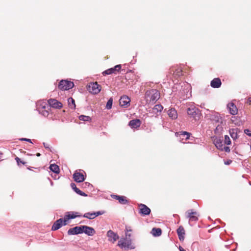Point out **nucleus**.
Wrapping results in <instances>:
<instances>
[{"mask_svg": "<svg viewBox=\"0 0 251 251\" xmlns=\"http://www.w3.org/2000/svg\"><path fill=\"white\" fill-rule=\"evenodd\" d=\"M132 229L130 226H126L125 229L126 236L125 238L121 239L118 243V245L125 250L134 249L135 246L132 244L131 233L129 232H132Z\"/></svg>", "mask_w": 251, "mask_h": 251, "instance_id": "nucleus-1", "label": "nucleus"}, {"mask_svg": "<svg viewBox=\"0 0 251 251\" xmlns=\"http://www.w3.org/2000/svg\"><path fill=\"white\" fill-rule=\"evenodd\" d=\"M160 98V93L156 89L147 91L145 93V99L147 103L154 104Z\"/></svg>", "mask_w": 251, "mask_h": 251, "instance_id": "nucleus-2", "label": "nucleus"}, {"mask_svg": "<svg viewBox=\"0 0 251 251\" xmlns=\"http://www.w3.org/2000/svg\"><path fill=\"white\" fill-rule=\"evenodd\" d=\"M74 86L73 82L66 80H62L58 84V88L61 90H67L72 88Z\"/></svg>", "mask_w": 251, "mask_h": 251, "instance_id": "nucleus-3", "label": "nucleus"}, {"mask_svg": "<svg viewBox=\"0 0 251 251\" xmlns=\"http://www.w3.org/2000/svg\"><path fill=\"white\" fill-rule=\"evenodd\" d=\"M88 89L90 93L97 94L101 90V86L97 82L91 83L88 86Z\"/></svg>", "mask_w": 251, "mask_h": 251, "instance_id": "nucleus-4", "label": "nucleus"}, {"mask_svg": "<svg viewBox=\"0 0 251 251\" xmlns=\"http://www.w3.org/2000/svg\"><path fill=\"white\" fill-rule=\"evenodd\" d=\"M176 135L178 137L180 142L184 143L185 141L190 137V133L186 131H179L176 133Z\"/></svg>", "mask_w": 251, "mask_h": 251, "instance_id": "nucleus-5", "label": "nucleus"}, {"mask_svg": "<svg viewBox=\"0 0 251 251\" xmlns=\"http://www.w3.org/2000/svg\"><path fill=\"white\" fill-rule=\"evenodd\" d=\"M186 217L189 219L190 222H196L198 220L199 214L196 211L189 210L186 212Z\"/></svg>", "mask_w": 251, "mask_h": 251, "instance_id": "nucleus-6", "label": "nucleus"}, {"mask_svg": "<svg viewBox=\"0 0 251 251\" xmlns=\"http://www.w3.org/2000/svg\"><path fill=\"white\" fill-rule=\"evenodd\" d=\"M82 233H84L88 236H93L96 233L95 229L87 226H81Z\"/></svg>", "mask_w": 251, "mask_h": 251, "instance_id": "nucleus-7", "label": "nucleus"}, {"mask_svg": "<svg viewBox=\"0 0 251 251\" xmlns=\"http://www.w3.org/2000/svg\"><path fill=\"white\" fill-rule=\"evenodd\" d=\"M121 69V65H117L114 67L108 69L104 72L102 74L103 75H108L112 74H116V72H119Z\"/></svg>", "mask_w": 251, "mask_h": 251, "instance_id": "nucleus-8", "label": "nucleus"}, {"mask_svg": "<svg viewBox=\"0 0 251 251\" xmlns=\"http://www.w3.org/2000/svg\"><path fill=\"white\" fill-rule=\"evenodd\" d=\"M187 114L191 117L195 118L199 113V110L194 105H191L187 108Z\"/></svg>", "mask_w": 251, "mask_h": 251, "instance_id": "nucleus-9", "label": "nucleus"}, {"mask_svg": "<svg viewBox=\"0 0 251 251\" xmlns=\"http://www.w3.org/2000/svg\"><path fill=\"white\" fill-rule=\"evenodd\" d=\"M139 213L142 215H148L151 212V209L145 204H140L139 205Z\"/></svg>", "mask_w": 251, "mask_h": 251, "instance_id": "nucleus-10", "label": "nucleus"}, {"mask_svg": "<svg viewBox=\"0 0 251 251\" xmlns=\"http://www.w3.org/2000/svg\"><path fill=\"white\" fill-rule=\"evenodd\" d=\"M103 213V212L101 211H97V212H87L85 213L83 217L84 218H86L90 220L94 219L96 217L102 215Z\"/></svg>", "mask_w": 251, "mask_h": 251, "instance_id": "nucleus-11", "label": "nucleus"}, {"mask_svg": "<svg viewBox=\"0 0 251 251\" xmlns=\"http://www.w3.org/2000/svg\"><path fill=\"white\" fill-rule=\"evenodd\" d=\"M50 106L54 108H60L62 107V104L55 99H50L48 101Z\"/></svg>", "mask_w": 251, "mask_h": 251, "instance_id": "nucleus-12", "label": "nucleus"}, {"mask_svg": "<svg viewBox=\"0 0 251 251\" xmlns=\"http://www.w3.org/2000/svg\"><path fill=\"white\" fill-rule=\"evenodd\" d=\"M130 100L128 97L126 96H123L121 97L119 102L121 106L127 107L129 105Z\"/></svg>", "mask_w": 251, "mask_h": 251, "instance_id": "nucleus-13", "label": "nucleus"}, {"mask_svg": "<svg viewBox=\"0 0 251 251\" xmlns=\"http://www.w3.org/2000/svg\"><path fill=\"white\" fill-rule=\"evenodd\" d=\"M81 233H82L81 226L70 228L68 231V235H75Z\"/></svg>", "mask_w": 251, "mask_h": 251, "instance_id": "nucleus-14", "label": "nucleus"}, {"mask_svg": "<svg viewBox=\"0 0 251 251\" xmlns=\"http://www.w3.org/2000/svg\"><path fill=\"white\" fill-rule=\"evenodd\" d=\"M107 236L108 237V240L112 243L115 242L119 239V236L111 230L107 231Z\"/></svg>", "mask_w": 251, "mask_h": 251, "instance_id": "nucleus-15", "label": "nucleus"}, {"mask_svg": "<svg viewBox=\"0 0 251 251\" xmlns=\"http://www.w3.org/2000/svg\"><path fill=\"white\" fill-rule=\"evenodd\" d=\"M68 213V214L66 215L64 218V226H65L67 224V222L69 219H73L75 218L76 217L81 216L80 215H77V212H72L71 214H70L69 213Z\"/></svg>", "mask_w": 251, "mask_h": 251, "instance_id": "nucleus-16", "label": "nucleus"}, {"mask_svg": "<svg viewBox=\"0 0 251 251\" xmlns=\"http://www.w3.org/2000/svg\"><path fill=\"white\" fill-rule=\"evenodd\" d=\"M73 178H74L75 181L77 182H82L85 179L82 173L77 172V171H76L74 173V174L73 175Z\"/></svg>", "mask_w": 251, "mask_h": 251, "instance_id": "nucleus-17", "label": "nucleus"}, {"mask_svg": "<svg viewBox=\"0 0 251 251\" xmlns=\"http://www.w3.org/2000/svg\"><path fill=\"white\" fill-rule=\"evenodd\" d=\"M213 143L218 149L220 150H222L224 144H223V139L221 138L216 137L213 140Z\"/></svg>", "mask_w": 251, "mask_h": 251, "instance_id": "nucleus-18", "label": "nucleus"}, {"mask_svg": "<svg viewBox=\"0 0 251 251\" xmlns=\"http://www.w3.org/2000/svg\"><path fill=\"white\" fill-rule=\"evenodd\" d=\"M64 220L60 218L56 221L52 226L51 229L52 230H56L60 228L62 225H64Z\"/></svg>", "mask_w": 251, "mask_h": 251, "instance_id": "nucleus-19", "label": "nucleus"}, {"mask_svg": "<svg viewBox=\"0 0 251 251\" xmlns=\"http://www.w3.org/2000/svg\"><path fill=\"white\" fill-rule=\"evenodd\" d=\"M227 107L229 110V113L233 115H236L237 113V109L236 105L232 102H230L227 105Z\"/></svg>", "mask_w": 251, "mask_h": 251, "instance_id": "nucleus-20", "label": "nucleus"}, {"mask_svg": "<svg viewBox=\"0 0 251 251\" xmlns=\"http://www.w3.org/2000/svg\"><path fill=\"white\" fill-rule=\"evenodd\" d=\"M177 233L179 239L180 241H183L184 239L185 230L182 226H180L177 229Z\"/></svg>", "mask_w": 251, "mask_h": 251, "instance_id": "nucleus-21", "label": "nucleus"}, {"mask_svg": "<svg viewBox=\"0 0 251 251\" xmlns=\"http://www.w3.org/2000/svg\"><path fill=\"white\" fill-rule=\"evenodd\" d=\"M221 81L220 78H215L211 81V86L214 88H219L221 85Z\"/></svg>", "mask_w": 251, "mask_h": 251, "instance_id": "nucleus-22", "label": "nucleus"}, {"mask_svg": "<svg viewBox=\"0 0 251 251\" xmlns=\"http://www.w3.org/2000/svg\"><path fill=\"white\" fill-rule=\"evenodd\" d=\"M163 109V107L161 104H156L149 111L150 113L157 114L158 112H161Z\"/></svg>", "mask_w": 251, "mask_h": 251, "instance_id": "nucleus-23", "label": "nucleus"}, {"mask_svg": "<svg viewBox=\"0 0 251 251\" xmlns=\"http://www.w3.org/2000/svg\"><path fill=\"white\" fill-rule=\"evenodd\" d=\"M128 125L132 128H136L140 126L141 122L138 119L132 120L129 122Z\"/></svg>", "mask_w": 251, "mask_h": 251, "instance_id": "nucleus-24", "label": "nucleus"}, {"mask_svg": "<svg viewBox=\"0 0 251 251\" xmlns=\"http://www.w3.org/2000/svg\"><path fill=\"white\" fill-rule=\"evenodd\" d=\"M168 114L171 119H176L177 117V111L174 108H171L168 111Z\"/></svg>", "mask_w": 251, "mask_h": 251, "instance_id": "nucleus-25", "label": "nucleus"}, {"mask_svg": "<svg viewBox=\"0 0 251 251\" xmlns=\"http://www.w3.org/2000/svg\"><path fill=\"white\" fill-rule=\"evenodd\" d=\"M238 128H232L229 130V134L231 138L233 140H236L238 138Z\"/></svg>", "mask_w": 251, "mask_h": 251, "instance_id": "nucleus-26", "label": "nucleus"}, {"mask_svg": "<svg viewBox=\"0 0 251 251\" xmlns=\"http://www.w3.org/2000/svg\"><path fill=\"white\" fill-rule=\"evenodd\" d=\"M71 186L72 188L77 194H79V195L82 196H87V195L85 193L82 192L78 188H77L76 186V185L75 183H72L71 184Z\"/></svg>", "mask_w": 251, "mask_h": 251, "instance_id": "nucleus-27", "label": "nucleus"}, {"mask_svg": "<svg viewBox=\"0 0 251 251\" xmlns=\"http://www.w3.org/2000/svg\"><path fill=\"white\" fill-rule=\"evenodd\" d=\"M151 233L154 237H158L161 235L162 230L160 228L154 227L152 229Z\"/></svg>", "mask_w": 251, "mask_h": 251, "instance_id": "nucleus-28", "label": "nucleus"}, {"mask_svg": "<svg viewBox=\"0 0 251 251\" xmlns=\"http://www.w3.org/2000/svg\"><path fill=\"white\" fill-rule=\"evenodd\" d=\"M43 110H40V112L45 117H47L49 115V111L48 110H46V107L49 108L48 106L46 105V103H42L41 104Z\"/></svg>", "mask_w": 251, "mask_h": 251, "instance_id": "nucleus-29", "label": "nucleus"}, {"mask_svg": "<svg viewBox=\"0 0 251 251\" xmlns=\"http://www.w3.org/2000/svg\"><path fill=\"white\" fill-rule=\"evenodd\" d=\"M50 170L54 173L58 174L59 173V168L58 166L55 164H52L50 166Z\"/></svg>", "mask_w": 251, "mask_h": 251, "instance_id": "nucleus-30", "label": "nucleus"}, {"mask_svg": "<svg viewBox=\"0 0 251 251\" xmlns=\"http://www.w3.org/2000/svg\"><path fill=\"white\" fill-rule=\"evenodd\" d=\"M68 102L70 108L74 109L75 108V101L72 98H68Z\"/></svg>", "mask_w": 251, "mask_h": 251, "instance_id": "nucleus-31", "label": "nucleus"}, {"mask_svg": "<svg viewBox=\"0 0 251 251\" xmlns=\"http://www.w3.org/2000/svg\"><path fill=\"white\" fill-rule=\"evenodd\" d=\"M118 201L119 203L122 204H126L128 203V201L126 199V197L123 196H121Z\"/></svg>", "mask_w": 251, "mask_h": 251, "instance_id": "nucleus-32", "label": "nucleus"}, {"mask_svg": "<svg viewBox=\"0 0 251 251\" xmlns=\"http://www.w3.org/2000/svg\"><path fill=\"white\" fill-rule=\"evenodd\" d=\"M79 119L80 121H87L89 122L91 120V118L90 117L88 116H85L83 115H81L79 116Z\"/></svg>", "mask_w": 251, "mask_h": 251, "instance_id": "nucleus-33", "label": "nucleus"}, {"mask_svg": "<svg viewBox=\"0 0 251 251\" xmlns=\"http://www.w3.org/2000/svg\"><path fill=\"white\" fill-rule=\"evenodd\" d=\"M213 118H212V120L215 121L216 122H220L221 119L220 114L218 113H215L213 115Z\"/></svg>", "mask_w": 251, "mask_h": 251, "instance_id": "nucleus-34", "label": "nucleus"}, {"mask_svg": "<svg viewBox=\"0 0 251 251\" xmlns=\"http://www.w3.org/2000/svg\"><path fill=\"white\" fill-rule=\"evenodd\" d=\"M112 103H113V99L112 98H111L108 100V101L107 102V103L106 105V108L107 109H110L112 108Z\"/></svg>", "mask_w": 251, "mask_h": 251, "instance_id": "nucleus-35", "label": "nucleus"}, {"mask_svg": "<svg viewBox=\"0 0 251 251\" xmlns=\"http://www.w3.org/2000/svg\"><path fill=\"white\" fill-rule=\"evenodd\" d=\"M224 143L226 145H230L231 144L230 139L228 135L225 136Z\"/></svg>", "mask_w": 251, "mask_h": 251, "instance_id": "nucleus-36", "label": "nucleus"}, {"mask_svg": "<svg viewBox=\"0 0 251 251\" xmlns=\"http://www.w3.org/2000/svg\"><path fill=\"white\" fill-rule=\"evenodd\" d=\"M221 151H226V152H229L230 151V149L228 147H226L224 145L223 146V147L222 148V150H221Z\"/></svg>", "mask_w": 251, "mask_h": 251, "instance_id": "nucleus-37", "label": "nucleus"}, {"mask_svg": "<svg viewBox=\"0 0 251 251\" xmlns=\"http://www.w3.org/2000/svg\"><path fill=\"white\" fill-rule=\"evenodd\" d=\"M181 72H182V71L181 69H178L176 70V75L178 76H179L181 75Z\"/></svg>", "mask_w": 251, "mask_h": 251, "instance_id": "nucleus-38", "label": "nucleus"}, {"mask_svg": "<svg viewBox=\"0 0 251 251\" xmlns=\"http://www.w3.org/2000/svg\"><path fill=\"white\" fill-rule=\"evenodd\" d=\"M244 133L250 137H251V130L246 129L244 130Z\"/></svg>", "mask_w": 251, "mask_h": 251, "instance_id": "nucleus-39", "label": "nucleus"}, {"mask_svg": "<svg viewBox=\"0 0 251 251\" xmlns=\"http://www.w3.org/2000/svg\"><path fill=\"white\" fill-rule=\"evenodd\" d=\"M15 160H16L18 164H19L20 162L22 163L23 164H25V162L21 161L19 157H16Z\"/></svg>", "mask_w": 251, "mask_h": 251, "instance_id": "nucleus-40", "label": "nucleus"}, {"mask_svg": "<svg viewBox=\"0 0 251 251\" xmlns=\"http://www.w3.org/2000/svg\"><path fill=\"white\" fill-rule=\"evenodd\" d=\"M21 141H27V142H28L29 143H32V141L31 140V139H27V138H21L20 139Z\"/></svg>", "mask_w": 251, "mask_h": 251, "instance_id": "nucleus-41", "label": "nucleus"}, {"mask_svg": "<svg viewBox=\"0 0 251 251\" xmlns=\"http://www.w3.org/2000/svg\"><path fill=\"white\" fill-rule=\"evenodd\" d=\"M121 196H119V195H111V197L112 198L114 199H116L117 200H118L119 198Z\"/></svg>", "mask_w": 251, "mask_h": 251, "instance_id": "nucleus-42", "label": "nucleus"}, {"mask_svg": "<svg viewBox=\"0 0 251 251\" xmlns=\"http://www.w3.org/2000/svg\"><path fill=\"white\" fill-rule=\"evenodd\" d=\"M43 145H44V147L46 149H50V145H49V144H48L47 143H43Z\"/></svg>", "mask_w": 251, "mask_h": 251, "instance_id": "nucleus-43", "label": "nucleus"}, {"mask_svg": "<svg viewBox=\"0 0 251 251\" xmlns=\"http://www.w3.org/2000/svg\"><path fill=\"white\" fill-rule=\"evenodd\" d=\"M247 103L249 104H251V97H250L247 100Z\"/></svg>", "mask_w": 251, "mask_h": 251, "instance_id": "nucleus-44", "label": "nucleus"}, {"mask_svg": "<svg viewBox=\"0 0 251 251\" xmlns=\"http://www.w3.org/2000/svg\"><path fill=\"white\" fill-rule=\"evenodd\" d=\"M231 162V161L229 160L227 161L226 162H225V164L226 165H229L230 164Z\"/></svg>", "mask_w": 251, "mask_h": 251, "instance_id": "nucleus-45", "label": "nucleus"}, {"mask_svg": "<svg viewBox=\"0 0 251 251\" xmlns=\"http://www.w3.org/2000/svg\"><path fill=\"white\" fill-rule=\"evenodd\" d=\"M179 251H184V250L182 247H179Z\"/></svg>", "mask_w": 251, "mask_h": 251, "instance_id": "nucleus-46", "label": "nucleus"}, {"mask_svg": "<svg viewBox=\"0 0 251 251\" xmlns=\"http://www.w3.org/2000/svg\"><path fill=\"white\" fill-rule=\"evenodd\" d=\"M36 155H37V156H40L41 155V154H40V153H37L36 154Z\"/></svg>", "mask_w": 251, "mask_h": 251, "instance_id": "nucleus-47", "label": "nucleus"}, {"mask_svg": "<svg viewBox=\"0 0 251 251\" xmlns=\"http://www.w3.org/2000/svg\"><path fill=\"white\" fill-rule=\"evenodd\" d=\"M218 127H219V126H218L217 127H216V129H218Z\"/></svg>", "mask_w": 251, "mask_h": 251, "instance_id": "nucleus-48", "label": "nucleus"}, {"mask_svg": "<svg viewBox=\"0 0 251 251\" xmlns=\"http://www.w3.org/2000/svg\"><path fill=\"white\" fill-rule=\"evenodd\" d=\"M51 185H53V183L52 182H51Z\"/></svg>", "mask_w": 251, "mask_h": 251, "instance_id": "nucleus-49", "label": "nucleus"}, {"mask_svg": "<svg viewBox=\"0 0 251 251\" xmlns=\"http://www.w3.org/2000/svg\"><path fill=\"white\" fill-rule=\"evenodd\" d=\"M250 183V185H251V182H250V183Z\"/></svg>", "mask_w": 251, "mask_h": 251, "instance_id": "nucleus-50", "label": "nucleus"}, {"mask_svg": "<svg viewBox=\"0 0 251 251\" xmlns=\"http://www.w3.org/2000/svg\"><path fill=\"white\" fill-rule=\"evenodd\" d=\"M185 251V250H184V251Z\"/></svg>", "mask_w": 251, "mask_h": 251, "instance_id": "nucleus-51", "label": "nucleus"}]
</instances>
